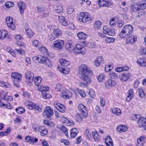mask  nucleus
Segmentation results:
<instances>
[{
	"label": "nucleus",
	"mask_w": 146,
	"mask_h": 146,
	"mask_svg": "<svg viewBox=\"0 0 146 146\" xmlns=\"http://www.w3.org/2000/svg\"><path fill=\"white\" fill-rule=\"evenodd\" d=\"M17 5L21 14L23 15L26 7L25 3L23 1H20L17 3Z\"/></svg>",
	"instance_id": "16"
},
{
	"label": "nucleus",
	"mask_w": 146,
	"mask_h": 146,
	"mask_svg": "<svg viewBox=\"0 0 146 146\" xmlns=\"http://www.w3.org/2000/svg\"><path fill=\"white\" fill-rule=\"evenodd\" d=\"M139 53L141 55H145V49L143 47H141L138 50Z\"/></svg>",
	"instance_id": "51"
},
{
	"label": "nucleus",
	"mask_w": 146,
	"mask_h": 146,
	"mask_svg": "<svg viewBox=\"0 0 146 146\" xmlns=\"http://www.w3.org/2000/svg\"><path fill=\"white\" fill-rule=\"evenodd\" d=\"M16 111L19 114L22 113L25 111V109L21 107H20L15 109Z\"/></svg>",
	"instance_id": "47"
},
{
	"label": "nucleus",
	"mask_w": 146,
	"mask_h": 146,
	"mask_svg": "<svg viewBox=\"0 0 146 146\" xmlns=\"http://www.w3.org/2000/svg\"><path fill=\"white\" fill-rule=\"evenodd\" d=\"M98 3L100 7H110L113 4L111 0H99Z\"/></svg>",
	"instance_id": "8"
},
{
	"label": "nucleus",
	"mask_w": 146,
	"mask_h": 146,
	"mask_svg": "<svg viewBox=\"0 0 146 146\" xmlns=\"http://www.w3.org/2000/svg\"><path fill=\"white\" fill-rule=\"evenodd\" d=\"M116 84L115 81L111 79H109L105 83V87L106 89H110L115 86Z\"/></svg>",
	"instance_id": "15"
},
{
	"label": "nucleus",
	"mask_w": 146,
	"mask_h": 146,
	"mask_svg": "<svg viewBox=\"0 0 146 146\" xmlns=\"http://www.w3.org/2000/svg\"><path fill=\"white\" fill-rule=\"evenodd\" d=\"M53 114V111L52 109L50 106H47L43 113L44 116L45 117L49 118L50 119L51 116Z\"/></svg>",
	"instance_id": "9"
},
{
	"label": "nucleus",
	"mask_w": 146,
	"mask_h": 146,
	"mask_svg": "<svg viewBox=\"0 0 146 146\" xmlns=\"http://www.w3.org/2000/svg\"><path fill=\"white\" fill-rule=\"evenodd\" d=\"M60 64L65 66H69L70 64V62L64 59H61L59 61Z\"/></svg>",
	"instance_id": "32"
},
{
	"label": "nucleus",
	"mask_w": 146,
	"mask_h": 146,
	"mask_svg": "<svg viewBox=\"0 0 146 146\" xmlns=\"http://www.w3.org/2000/svg\"><path fill=\"white\" fill-rule=\"evenodd\" d=\"M137 37L136 36L131 35L126 38L125 42L126 44L129 43L130 44H133L137 41Z\"/></svg>",
	"instance_id": "17"
},
{
	"label": "nucleus",
	"mask_w": 146,
	"mask_h": 146,
	"mask_svg": "<svg viewBox=\"0 0 146 146\" xmlns=\"http://www.w3.org/2000/svg\"><path fill=\"white\" fill-rule=\"evenodd\" d=\"M25 77L27 79L29 80H33L34 79V75L33 73L30 71L27 70L25 73Z\"/></svg>",
	"instance_id": "25"
},
{
	"label": "nucleus",
	"mask_w": 146,
	"mask_h": 146,
	"mask_svg": "<svg viewBox=\"0 0 146 146\" xmlns=\"http://www.w3.org/2000/svg\"><path fill=\"white\" fill-rule=\"evenodd\" d=\"M54 106L61 113H64L66 110L65 106L59 103L58 101H56L54 104Z\"/></svg>",
	"instance_id": "11"
},
{
	"label": "nucleus",
	"mask_w": 146,
	"mask_h": 146,
	"mask_svg": "<svg viewBox=\"0 0 146 146\" xmlns=\"http://www.w3.org/2000/svg\"><path fill=\"white\" fill-rule=\"evenodd\" d=\"M115 30L110 29L107 34L109 35L113 36L115 35Z\"/></svg>",
	"instance_id": "62"
},
{
	"label": "nucleus",
	"mask_w": 146,
	"mask_h": 146,
	"mask_svg": "<svg viewBox=\"0 0 146 146\" xmlns=\"http://www.w3.org/2000/svg\"><path fill=\"white\" fill-rule=\"evenodd\" d=\"M110 76L111 78L114 79H117L118 78L117 74L113 72L110 73Z\"/></svg>",
	"instance_id": "48"
},
{
	"label": "nucleus",
	"mask_w": 146,
	"mask_h": 146,
	"mask_svg": "<svg viewBox=\"0 0 146 146\" xmlns=\"http://www.w3.org/2000/svg\"><path fill=\"white\" fill-rule=\"evenodd\" d=\"M25 141L31 144H33L38 141L37 138L35 137H31L29 136H27L25 138Z\"/></svg>",
	"instance_id": "20"
},
{
	"label": "nucleus",
	"mask_w": 146,
	"mask_h": 146,
	"mask_svg": "<svg viewBox=\"0 0 146 146\" xmlns=\"http://www.w3.org/2000/svg\"><path fill=\"white\" fill-rule=\"evenodd\" d=\"M21 80L15 79L13 80L14 86L16 87L19 88L20 87V83Z\"/></svg>",
	"instance_id": "44"
},
{
	"label": "nucleus",
	"mask_w": 146,
	"mask_h": 146,
	"mask_svg": "<svg viewBox=\"0 0 146 146\" xmlns=\"http://www.w3.org/2000/svg\"><path fill=\"white\" fill-rule=\"evenodd\" d=\"M115 40L114 38L111 37H107L105 39L106 42L108 43H113Z\"/></svg>",
	"instance_id": "49"
},
{
	"label": "nucleus",
	"mask_w": 146,
	"mask_h": 146,
	"mask_svg": "<svg viewBox=\"0 0 146 146\" xmlns=\"http://www.w3.org/2000/svg\"><path fill=\"white\" fill-rule=\"evenodd\" d=\"M89 95L92 98H94L95 97V93L93 90H90Z\"/></svg>",
	"instance_id": "58"
},
{
	"label": "nucleus",
	"mask_w": 146,
	"mask_h": 146,
	"mask_svg": "<svg viewBox=\"0 0 146 146\" xmlns=\"http://www.w3.org/2000/svg\"><path fill=\"white\" fill-rule=\"evenodd\" d=\"M101 23L99 21H95L94 25V27L96 29H100L101 27Z\"/></svg>",
	"instance_id": "41"
},
{
	"label": "nucleus",
	"mask_w": 146,
	"mask_h": 146,
	"mask_svg": "<svg viewBox=\"0 0 146 146\" xmlns=\"http://www.w3.org/2000/svg\"><path fill=\"white\" fill-rule=\"evenodd\" d=\"M56 10V13H62L63 11L62 7L60 5H58L57 6Z\"/></svg>",
	"instance_id": "45"
},
{
	"label": "nucleus",
	"mask_w": 146,
	"mask_h": 146,
	"mask_svg": "<svg viewBox=\"0 0 146 146\" xmlns=\"http://www.w3.org/2000/svg\"><path fill=\"white\" fill-rule=\"evenodd\" d=\"M79 71L80 75L88 74L92 73V72L86 64H82L79 68Z\"/></svg>",
	"instance_id": "4"
},
{
	"label": "nucleus",
	"mask_w": 146,
	"mask_h": 146,
	"mask_svg": "<svg viewBox=\"0 0 146 146\" xmlns=\"http://www.w3.org/2000/svg\"><path fill=\"white\" fill-rule=\"evenodd\" d=\"M78 18L79 21L83 23H86L91 19V17L90 14L84 12L80 13L78 16Z\"/></svg>",
	"instance_id": "3"
},
{
	"label": "nucleus",
	"mask_w": 146,
	"mask_h": 146,
	"mask_svg": "<svg viewBox=\"0 0 146 146\" xmlns=\"http://www.w3.org/2000/svg\"><path fill=\"white\" fill-rule=\"evenodd\" d=\"M117 131L119 132H124L127 130V128L126 126L121 125L117 126Z\"/></svg>",
	"instance_id": "23"
},
{
	"label": "nucleus",
	"mask_w": 146,
	"mask_h": 146,
	"mask_svg": "<svg viewBox=\"0 0 146 146\" xmlns=\"http://www.w3.org/2000/svg\"><path fill=\"white\" fill-rule=\"evenodd\" d=\"M22 76L21 74L17 72H13L11 74L12 78L15 79L21 80Z\"/></svg>",
	"instance_id": "28"
},
{
	"label": "nucleus",
	"mask_w": 146,
	"mask_h": 146,
	"mask_svg": "<svg viewBox=\"0 0 146 146\" xmlns=\"http://www.w3.org/2000/svg\"><path fill=\"white\" fill-rule=\"evenodd\" d=\"M105 143L107 146H113L112 139L110 136H107L105 139Z\"/></svg>",
	"instance_id": "27"
},
{
	"label": "nucleus",
	"mask_w": 146,
	"mask_h": 146,
	"mask_svg": "<svg viewBox=\"0 0 146 146\" xmlns=\"http://www.w3.org/2000/svg\"><path fill=\"white\" fill-rule=\"evenodd\" d=\"M57 68L59 71L60 72H62V73L65 74H68L69 73V70H68V71L66 72H65V71H66V70L65 69L62 68L60 66H58Z\"/></svg>",
	"instance_id": "54"
},
{
	"label": "nucleus",
	"mask_w": 146,
	"mask_h": 146,
	"mask_svg": "<svg viewBox=\"0 0 146 146\" xmlns=\"http://www.w3.org/2000/svg\"><path fill=\"white\" fill-rule=\"evenodd\" d=\"M5 5L7 7L10 8L13 6L14 3L13 2L9 1L5 3Z\"/></svg>",
	"instance_id": "57"
},
{
	"label": "nucleus",
	"mask_w": 146,
	"mask_h": 146,
	"mask_svg": "<svg viewBox=\"0 0 146 146\" xmlns=\"http://www.w3.org/2000/svg\"><path fill=\"white\" fill-rule=\"evenodd\" d=\"M74 52L76 54H84L85 52V49L84 47L80 44H77L74 47Z\"/></svg>",
	"instance_id": "7"
},
{
	"label": "nucleus",
	"mask_w": 146,
	"mask_h": 146,
	"mask_svg": "<svg viewBox=\"0 0 146 146\" xmlns=\"http://www.w3.org/2000/svg\"><path fill=\"white\" fill-rule=\"evenodd\" d=\"M133 27L130 25H127L124 26L119 34L121 38H124L129 36L132 33Z\"/></svg>",
	"instance_id": "1"
},
{
	"label": "nucleus",
	"mask_w": 146,
	"mask_h": 146,
	"mask_svg": "<svg viewBox=\"0 0 146 146\" xmlns=\"http://www.w3.org/2000/svg\"><path fill=\"white\" fill-rule=\"evenodd\" d=\"M139 4H136L134 5H131L130 7V10L132 12L139 11L141 10Z\"/></svg>",
	"instance_id": "30"
},
{
	"label": "nucleus",
	"mask_w": 146,
	"mask_h": 146,
	"mask_svg": "<svg viewBox=\"0 0 146 146\" xmlns=\"http://www.w3.org/2000/svg\"><path fill=\"white\" fill-rule=\"evenodd\" d=\"M53 34L56 37L61 36L62 35L61 31L58 28L54 29L53 31Z\"/></svg>",
	"instance_id": "31"
},
{
	"label": "nucleus",
	"mask_w": 146,
	"mask_h": 146,
	"mask_svg": "<svg viewBox=\"0 0 146 146\" xmlns=\"http://www.w3.org/2000/svg\"><path fill=\"white\" fill-rule=\"evenodd\" d=\"M112 111L113 113L117 115H119L121 114V110L117 108L113 109Z\"/></svg>",
	"instance_id": "39"
},
{
	"label": "nucleus",
	"mask_w": 146,
	"mask_h": 146,
	"mask_svg": "<svg viewBox=\"0 0 146 146\" xmlns=\"http://www.w3.org/2000/svg\"><path fill=\"white\" fill-rule=\"evenodd\" d=\"M138 64L140 66H146V59L144 58H139L137 61Z\"/></svg>",
	"instance_id": "24"
},
{
	"label": "nucleus",
	"mask_w": 146,
	"mask_h": 146,
	"mask_svg": "<svg viewBox=\"0 0 146 146\" xmlns=\"http://www.w3.org/2000/svg\"><path fill=\"white\" fill-rule=\"evenodd\" d=\"M64 41L60 40H58L53 42L54 46L59 49L62 48L64 46Z\"/></svg>",
	"instance_id": "18"
},
{
	"label": "nucleus",
	"mask_w": 146,
	"mask_h": 146,
	"mask_svg": "<svg viewBox=\"0 0 146 146\" xmlns=\"http://www.w3.org/2000/svg\"><path fill=\"white\" fill-rule=\"evenodd\" d=\"M113 68V64H108L106 65L105 67V70L106 72H109L112 70Z\"/></svg>",
	"instance_id": "40"
},
{
	"label": "nucleus",
	"mask_w": 146,
	"mask_h": 146,
	"mask_svg": "<svg viewBox=\"0 0 146 146\" xmlns=\"http://www.w3.org/2000/svg\"><path fill=\"white\" fill-rule=\"evenodd\" d=\"M88 74L80 75V78L81 79V84L86 86L90 83V79L88 76Z\"/></svg>",
	"instance_id": "10"
},
{
	"label": "nucleus",
	"mask_w": 146,
	"mask_h": 146,
	"mask_svg": "<svg viewBox=\"0 0 146 146\" xmlns=\"http://www.w3.org/2000/svg\"><path fill=\"white\" fill-rule=\"evenodd\" d=\"M110 28H109L107 26H104L103 29V33L105 34H108L109 30H110Z\"/></svg>",
	"instance_id": "55"
},
{
	"label": "nucleus",
	"mask_w": 146,
	"mask_h": 146,
	"mask_svg": "<svg viewBox=\"0 0 146 146\" xmlns=\"http://www.w3.org/2000/svg\"><path fill=\"white\" fill-rule=\"evenodd\" d=\"M58 128L64 132L66 136H68V129L65 127L60 125L58 126Z\"/></svg>",
	"instance_id": "36"
},
{
	"label": "nucleus",
	"mask_w": 146,
	"mask_h": 146,
	"mask_svg": "<svg viewBox=\"0 0 146 146\" xmlns=\"http://www.w3.org/2000/svg\"><path fill=\"white\" fill-rule=\"evenodd\" d=\"M42 96L43 98L44 99H49L51 97L50 94L45 92H43Z\"/></svg>",
	"instance_id": "53"
},
{
	"label": "nucleus",
	"mask_w": 146,
	"mask_h": 146,
	"mask_svg": "<svg viewBox=\"0 0 146 146\" xmlns=\"http://www.w3.org/2000/svg\"><path fill=\"white\" fill-rule=\"evenodd\" d=\"M39 50L42 53L44 54L45 53H46L47 50L46 47L41 46L39 49Z\"/></svg>",
	"instance_id": "60"
},
{
	"label": "nucleus",
	"mask_w": 146,
	"mask_h": 146,
	"mask_svg": "<svg viewBox=\"0 0 146 146\" xmlns=\"http://www.w3.org/2000/svg\"><path fill=\"white\" fill-rule=\"evenodd\" d=\"M8 32L5 30H0V39H4L8 35Z\"/></svg>",
	"instance_id": "34"
},
{
	"label": "nucleus",
	"mask_w": 146,
	"mask_h": 146,
	"mask_svg": "<svg viewBox=\"0 0 146 146\" xmlns=\"http://www.w3.org/2000/svg\"><path fill=\"white\" fill-rule=\"evenodd\" d=\"M11 132V128L10 127H8L7 129L5 131H3L0 132V135L3 136L4 135H7L9 134Z\"/></svg>",
	"instance_id": "38"
},
{
	"label": "nucleus",
	"mask_w": 146,
	"mask_h": 146,
	"mask_svg": "<svg viewBox=\"0 0 146 146\" xmlns=\"http://www.w3.org/2000/svg\"><path fill=\"white\" fill-rule=\"evenodd\" d=\"M137 124L139 127H143L145 129H146V118L140 117L137 120Z\"/></svg>",
	"instance_id": "12"
},
{
	"label": "nucleus",
	"mask_w": 146,
	"mask_h": 146,
	"mask_svg": "<svg viewBox=\"0 0 146 146\" xmlns=\"http://www.w3.org/2000/svg\"><path fill=\"white\" fill-rule=\"evenodd\" d=\"M78 133V130L76 128L72 129L70 130V136L72 138L75 137Z\"/></svg>",
	"instance_id": "29"
},
{
	"label": "nucleus",
	"mask_w": 146,
	"mask_h": 146,
	"mask_svg": "<svg viewBox=\"0 0 146 146\" xmlns=\"http://www.w3.org/2000/svg\"><path fill=\"white\" fill-rule=\"evenodd\" d=\"M139 4L141 9L143 10L146 8V0H143L141 4Z\"/></svg>",
	"instance_id": "43"
},
{
	"label": "nucleus",
	"mask_w": 146,
	"mask_h": 146,
	"mask_svg": "<svg viewBox=\"0 0 146 146\" xmlns=\"http://www.w3.org/2000/svg\"><path fill=\"white\" fill-rule=\"evenodd\" d=\"M92 135L94 140L96 141H98L100 139V137L96 131H92Z\"/></svg>",
	"instance_id": "37"
},
{
	"label": "nucleus",
	"mask_w": 146,
	"mask_h": 146,
	"mask_svg": "<svg viewBox=\"0 0 146 146\" xmlns=\"http://www.w3.org/2000/svg\"><path fill=\"white\" fill-rule=\"evenodd\" d=\"M77 91L80 95L82 97L84 98L86 96V94L84 91H82L79 89H77Z\"/></svg>",
	"instance_id": "61"
},
{
	"label": "nucleus",
	"mask_w": 146,
	"mask_h": 146,
	"mask_svg": "<svg viewBox=\"0 0 146 146\" xmlns=\"http://www.w3.org/2000/svg\"><path fill=\"white\" fill-rule=\"evenodd\" d=\"M140 117V116L138 114H133L131 117V119L133 120H137Z\"/></svg>",
	"instance_id": "63"
},
{
	"label": "nucleus",
	"mask_w": 146,
	"mask_h": 146,
	"mask_svg": "<svg viewBox=\"0 0 146 146\" xmlns=\"http://www.w3.org/2000/svg\"><path fill=\"white\" fill-rule=\"evenodd\" d=\"M104 59L101 56H99L97 58L94 62V64L96 66H98L100 65V64L103 63Z\"/></svg>",
	"instance_id": "26"
},
{
	"label": "nucleus",
	"mask_w": 146,
	"mask_h": 146,
	"mask_svg": "<svg viewBox=\"0 0 146 146\" xmlns=\"http://www.w3.org/2000/svg\"><path fill=\"white\" fill-rule=\"evenodd\" d=\"M40 43L39 41L36 40H35L32 42V45L35 47H39Z\"/></svg>",
	"instance_id": "50"
},
{
	"label": "nucleus",
	"mask_w": 146,
	"mask_h": 146,
	"mask_svg": "<svg viewBox=\"0 0 146 146\" xmlns=\"http://www.w3.org/2000/svg\"><path fill=\"white\" fill-rule=\"evenodd\" d=\"M124 24V21L121 20H119L116 23V26L118 28H121Z\"/></svg>",
	"instance_id": "42"
},
{
	"label": "nucleus",
	"mask_w": 146,
	"mask_h": 146,
	"mask_svg": "<svg viewBox=\"0 0 146 146\" xmlns=\"http://www.w3.org/2000/svg\"><path fill=\"white\" fill-rule=\"evenodd\" d=\"M146 141V138L144 136H141L137 140L136 146H143Z\"/></svg>",
	"instance_id": "19"
},
{
	"label": "nucleus",
	"mask_w": 146,
	"mask_h": 146,
	"mask_svg": "<svg viewBox=\"0 0 146 146\" xmlns=\"http://www.w3.org/2000/svg\"><path fill=\"white\" fill-rule=\"evenodd\" d=\"M65 120L64 121H63V122L66 123L68 126H72V125L74 123L73 121L72 120H70L69 121L68 119L65 118Z\"/></svg>",
	"instance_id": "46"
},
{
	"label": "nucleus",
	"mask_w": 146,
	"mask_h": 146,
	"mask_svg": "<svg viewBox=\"0 0 146 146\" xmlns=\"http://www.w3.org/2000/svg\"><path fill=\"white\" fill-rule=\"evenodd\" d=\"M131 76V74L129 72H124L120 74L119 76V78L121 80L125 82L130 78Z\"/></svg>",
	"instance_id": "13"
},
{
	"label": "nucleus",
	"mask_w": 146,
	"mask_h": 146,
	"mask_svg": "<svg viewBox=\"0 0 146 146\" xmlns=\"http://www.w3.org/2000/svg\"><path fill=\"white\" fill-rule=\"evenodd\" d=\"M25 105L30 110H34L40 113L42 112V109L41 106H38L37 104H35L31 102L27 101L25 103Z\"/></svg>",
	"instance_id": "2"
},
{
	"label": "nucleus",
	"mask_w": 146,
	"mask_h": 146,
	"mask_svg": "<svg viewBox=\"0 0 146 146\" xmlns=\"http://www.w3.org/2000/svg\"><path fill=\"white\" fill-rule=\"evenodd\" d=\"M96 44L94 42H89L87 44V46L89 48H92L95 47Z\"/></svg>",
	"instance_id": "64"
},
{
	"label": "nucleus",
	"mask_w": 146,
	"mask_h": 146,
	"mask_svg": "<svg viewBox=\"0 0 146 146\" xmlns=\"http://www.w3.org/2000/svg\"><path fill=\"white\" fill-rule=\"evenodd\" d=\"M84 135L86 138L88 139H90L91 138V135L89 133V130L88 129H87L86 130Z\"/></svg>",
	"instance_id": "56"
},
{
	"label": "nucleus",
	"mask_w": 146,
	"mask_h": 146,
	"mask_svg": "<svg viewBox=\"0 0 146 146\" xmlns=\"http://www.w3.org/2000/svg\"><path fill=\"white\" fill-rule=\"evenodd\" d=\"M104 78L105 75L102 74H101L98 76L97 79L99 82H101Z\"/></svg>",
	"instance_id": "59"
},
{
	"label": "nucleus",
	"mask_w": 146,
	"mask_h": 146,
	"mask_svg": "<svg viewBox=\"0 0 146 146\" xmlns=\"http://www.w3.org/2000/svg\"><path fill=\"white\" fill-rule=\"evenodd\" d=\"M78 110L84 117L86 118L88 116L87 108L82 104H80L78 105Z\"/></svg>",
	"instance_id": "6"
},
{
	"label": "nucleus",
	"mask_w": 146,
	"mask_h": 146,
	"mask_svg": "<svg viewBox=\"0 0 146 146\" xmlns=\"http://www.w3.org/2000/svg\"><path fill=\"white\" fill-rule=\"evenodd\" d=\"M5 20V22L8 27L13 30L15 29V21L12 17H7L6 18Z\"/></svg>",
	"instance_id": "5"
},
{
	"label": "nucleus",
	"mask_w": 146,
	"mask_h": 146,
	"mask_svg": "<svg viewBox=\"0 0 146 146\" xmlns=\"http://www.w3.org/2000/svg\"><path fill=\"white\" fill-rule=\"evenodd\" d=\"M26 33L27 36L30 38L32 37L34 35V33L31 29L27 31Z\"/></svg>",
	"instance_id": "52"
},
{
	"label": "nucleus",
	"mask_w": 146,
	"mask_h": 146,
	"mask_svg": "<svg viewBox=\"0 0 146 146\" xmlns=\"http://www.w3.org/2000/svg\"><path fill=\"white\" fill-rule=\"evenodd\" d=\"M33 79L35 85L37 86H39L41 85L40 84L42 80V78L40 77L37 76Z\"/></svg>",
	"instance_id": "33"
},
{
	"label": "nucleus",
	"mask_w": 146,
	"mask_h": 146,
	"mask_svg": "<svg viewBox=\"0 0 146 146\" xmlns=\"http://www.w3.org/2000/svg\"><path fill=\"white\" fill-rule=\"evenodd\" d=\"M72 42L71 40H68L66 42V48L69 52H71L73 49L74 46L72 44Z\"/></svg>",
	"instance_id": "22"
},
{
	"label": "nucleus",
	"mask_w": 146,
	"mask_h": 146,
	"mask_svg": "<svg viewBox=\"0 0 146 146\" xmlns=\"http://www.w3.org/2000/svg\"><path fill=\"white\" fill-rule=\"evenodd\" d=\"M60 95L61 98L66 99L71 98L72 96V94L68 90H66L60 93Z\"/></svg>",
	"instance_id": "14"
},
{
	"label": "nucleus",
	"mask_w": 146,
	"mask_h": 146,
	"mask_svg": "<svg viewBox=\"0 0 146 146\" xmlns=\"http://www.w3.org/2000/svg\"><path fill=\"white\" fill-rule=\"evenodd\" d=\"M127 96L126 98V101L129 102L133 98L134 95V92L133 90L132 89L129 90L127 93Z\"/></svg>",
	"instance_id": "21"
},
{
	"label": "nucleus",
	"mask_w": 146,
	"mask_h": 146,
	"mask_svg": "<svg viewBox=\"0 0 146 146\" xmlns=\"http://www.w3.org/2000/svg\"><path fill=\"white\" fill-rule=\"evenodd\" d=\"M77 36L80 39L84 40L86 39L88 35L83 33L82 32H79L77 34Z\"/></svg>",
	"instance_id": "35"
}]
</instances>
